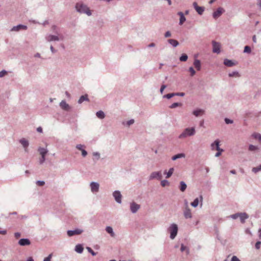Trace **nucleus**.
Instances as JSON below:
<instances>
[{
  "instance_id": "obj_1",
  "label": "nucleus",
  "mask_w": 261,
  "mask_h": 261,
  "mask_svg": "<svg viewBox=\"0 0 261 261\" xmlns=\"http://www.w3.org/2000/svg\"><path fill=\"white\" fill-rule=\"evenodd\" d=\"M76 9L80 13H86L88 15H91V13L89 9L85 5L81 3H77L76 5Z\"/></svg>"
},
{
  "instance_id": "obj_2",
  "label": "nucleus",
  "mask_w": 261,
  "mask_h": 261,
  "mask_svg": "<svg viewBox=\"0 0 261 261\" xmlns=\"http://www.w3.org/2000/svg\"><path fill=\"white\" fill-rule=\"evenodd\" d=\"M195 133V130L194 127L187 128L179 136V138H184L188 136H191L194 135Z\"/></svg>"
},
{
  "instance_id": "obj_3",
  "label": "nucleus",
  "mask_w": 261,
  "mask_h": 261,
  "mask_svg": "<svg viewBox=\"0 0 261 261\" xmlns=\"http://www.w3.org/2000/svg\"><path fill=\"white\" fill-rule=\"evenodd\" d=\"M178 230L177 225L175 224H172L169 228L170 233V238L173 239L176 237Z\"/></svg>"
},
{
  "instance_id": "obj_4",
  "label": "nucleus",
  "mask_w": 261,
  "mask_h": 261,
  "mask_svg": "<svg viewBox=\"0 0 261 261\" xmlns=\"http://www.w3.org/2000/svg\"><path fill=\"white\" fill-rule=\"evenodd\" d=\"M38 152L41 155V158L39 160L40 164H42L45 160V156L47 154L48 151L46 148L39 147L38 149Z\"/></svg>"
},
{
  "instance_id": "obj_5",
  "label": "nucleus",
  "mask_w": 261,
  "mask_h": 261,
  "mask_svg": "<svg viewBox=\"0 0 261 261\" xmlns=\"http://www.w3.org/2000/svg\"><path fill=\"white\" fill-rule=\"evenodd\" d=\"M184 215L185 218L189 219L192 217V214L191 210L188 207V202L186 201L185 209L184 211Z\"/></svg>"
},
{
  "instance_id": "obj_6",
  "label": "nucleus",
  "mask_w": 261,
  "mask_h": 261,
  "mask_svg": "<svg viewBox=\"0 0 261 261\" xmlns=\"http://www.w3.org/2000/svg\"><path fill=\"white\" fill-rule=\"evenodd\" d=\"M225 12L224 9L222 7H219L213 13V16L215 19L220 17Z\"/></svg>"
},
{
  "instance_id": "obj_7",
  "label": "nucleus",
  "mask_w": 261,
  "mask_h": 261,
  "mask_svg": "<svg viewBox=\"0 0 261 261\" xmlns=\"http://www.w3.org/2000/svg\"><path fill=\"white\" fill-rule=\"evenodd\" d=\"M213 51L215 53L219 54L220 52V43L213 41Z\"/></svg>"
},
{
  "instance_id": "obj_8",
  "label": "nucleus",
  "mask_w": 261,
  "mask_h": 261,
  "mask_svg": "<svg viewBox=\"0 0 261 261\" xmlns=\"http://www.w3.org/2000/svg\"><path fill=\"white\" fill-rule=\"evenodd\" d=\"M83 230L80 229H76L74 230H68L67 231V234L69 237H71L74 235L80 234L82 233Z\"/></svg>"
},
{
  "instance_id": "obj_9",
  "label": "nucleus",
  "mask_w": 261,
  "mask_h": 261,
  "mask_svg": "<svg viewBox=\"0 0 261 261\" xmlns=\"http://www.w3.org/2000/svg\"><path fill=\"white\" fill-rule=\"evenodd\" d=\"M162 178V173L161 172H153L150 175V179L156 178L161 179Z\"/></svg>"
},
{
  "instance_id": "obj_10",
  "label": "nucleus",
  "mask_w": 261,
  "mask_h": 261,
  "mask_svg": "<svg viewBox=\"0 0 261 261\" xmlns=\"http://www.w3.org/2000/svg\"><path fill=\"white\" fill-rule=\"evenodd\" d=\"M19 143L22 145L23 147L24 148L25 151H28V147L29 146V141L25 138L21 139L19 140Z\"/></svg>"
},
{
  "instance_id": "obj_11",
  "label": "nucleus",
  "mask_w": 261,
  "mask_h": 261,
  "mask_svg": "<svg viewBox=\"0 0 261 261\" xmlns=\"http://www.w3.org/2000/svg\"><path fill=\"white\" fill-rule=\"evenodd\" d=\"M113 196L115 197V200L118 202L120 203L121 202V195L120 192L118 191H116L113 193Z\"/></svg>"
},
{
  "instance_id": "obj_12",
  "label": "nucleus",
  "mask_w": 261,
  "mask_h": 261,
  "mask_svg": "<svg viewBox=\"0 0 261 261\" xmlns=\"http://www.w3.org/2000/svg\"><path fill=\"white\" fill-rule=\"evenodd\" d=\"M140 205L135 202H132L130 204V210L132 213H135L140 208Z\"/></svg>"
},
{
  "instance_id": "obj_13",
  "label": "nucleus",
  "mask_w": 261,
  "mask_h": 261,
  "mask_svg": "<svg viewBox=\"0 0 261 261\" xmlns=\"http://www.w3.org/2000/svg\"><path fill=\"white\" fill-rule=\"evenodd\" d=\"M60 39H62L61 38V36L59 37L57 36L50 35L46 37V39L49 42L53 41H58Z\"/></svg>"
},
{
  "instance_id": "obj_14",
  "label": "nucleus",
  "mask_w": 261,
  "mask_h": 261,
  "mask_svg": "<svg viewBox=\"0 0 261 261\" xmlns=\"http://www.w3.org/2000/svg\"><path fill=\"white\" fill-rule=\"evenodd\" d=\"M193 5L194 8L199 14L201 15L203 13L204 11V8L203 7H199L196 2H194Z\"/></svg>"
},
{
  "instance_id": "obj_15",
  "label": "nucleus",
  "mask_w": 261,
  "mask_h": 261,
  "mask_svg": "<svg viewBox=\"0 0 261 261\" xmlns=\"http://www.w3.org/2000/svg\"><path fill=\"white\" fill-rule=\"evenodd\" d=\"M90 186H91V191L92 192H97L98 191V189H99V184H97L96 182H92L91 183Z\"/></svg>"
},
{
  "instance_id": "obj_16",
  "label": "nucleus",
  "mask_w": 261,
  "mask_h": 261,
  "mask_svg": "<svg viewBox=\"0 0 261 261\" xmlns=\"http://www.w3.org/2000/svg\"><path fill=\"white\" fill-rule=\"evenodd\" d=\"M18 243L21 246H27L30 245L31 242L28 239H21L19 241Z\"/></svg>"
},
{
  "instance_id": "obj_17",
  "label": "nucleus",
  "mask_w": 261,
  "mask_h": 261,
  "mask_svg": "<svg viewBox=\"0 0 261 261\" xmlns=\"http://www.w3.org/2000/svg\"><path fill=\"white\" fill-rule=\"evenodd\" d=\"M220 141L218 140H216L213 143L211 144V148L213 150L220 149L219 147Z\"/></svg>"
},
{
  "instance_id": "obj_18",
  "label": "nucleus",
  "mask_w": 261,
  "mask_h": 261,
  "mask_svg": "<svg viewBox=\"0 0 261 261\" xmlns=\"http://www.w3.org/2000/svg\"><path fill=\"white\" fill-rule=\"evenodd\" d=\"M239 217H240L242 223H244L245 220L248 218V215L246 213H239Z\"/></svg>"
},
{
  "instance_id": "obj_19",
  "label": "nucleus",
  "mask_w": 261,
  "mask_h": 261,
  "mask_svg": "<svg viewBox=\"0 0 261 261\" xmlns=\"http://www.w3.org/2000/svg\"><path fill=\"white\" fill-rule=\"evenodd\" d=\"M177 14L180 16L179 23L180 25H182L186 20V17L184 16L183 13L181 12H178Z\"/></svg>"
},
{
  "instance_id": "obj_20",
  "label": "nucleus",
  "mask_w": 261,
  "mask_h": 261,
  "mask_svg": "<svg viewBox=\"0 0 261 261\" xmlns=\"http://www.w3.org/2000/svg\"><path fill=\"white\" fill-rule=\"evenodd\" d=\"M60 106L63 110H67L69 109V105L64 100L60 102Z\"/></svg>"
},
{
  "instance_id": "obj_21",
  "label": "nucleus",
  "mask_w": 261,
  "mask_h": 261,
  "mask_svg": "<svg viewBox=\"0 0 261 261\" xmlns=\"http://www.w3.org/2000/svg\"><path fill=\"white\" fill-rule=\"evenodd\" d=\"M194 65L197 70H200L201 69V63L200 61L198 60H195L194 62Z\"/></svg>"
},
{
  "instance_id": "obj_22",
  "label": "nucleus",
  "mask_w": 261,
  "mask_h": 261,
  "mask_svg": "<svg viewBox=\"0 0 261 261\" xmlns=\"http://www.w3.org/2000/svg\"><path fill=\"white\" fill-rule=\"evenodd\" d=\"M204 113V111L201 109L197 110L195 111H194L193 112V114L195 116H198L199 115H202Z\"/></svg>"
},
{
  "instance_id": "obj_23",
  "label": "nucleus",
  "mask_w": 261,
  "mask_h": 261,
  "mask_svg": "<svg viewBox=\"0 0 261 261\" xmlns=\"http://www.w3.org/2000/svg\"><path fill=\"white\" fill-rule=\"evenodd\" d=\"M168 41L170 44H171L174 47H176L179 44L178 42L174 39H169Z\"/></svg>"
},
{
  "instance_id": "obj_24",
  "label": "nucleus",
  "mask_w": 261,
  "mask_h": 261,
  "mask_svg": "<svg viewBox=\"0 0 261 261\" xmlns=\"http://www.w3.org/2000/svg\"><path fill=\"white\" fill-rule=\"evenodd\" d=\"M224 64L225 65L228 67H231L234 65V64L232 62L231 60H229L228 59H225L224 60Z\"/></svg>"
},
{
  "instance_id": "obj_25",
  "label": "nucleus",
  "mask_w": 261,
  "mask_h": 261,
  "mask_svg": "<svg viewBox=\"0 0 261 261\" xmlns=\"http://www.w3.org/2000/svg\"><path fill=\"white\" fill-rule=\"evenodd\" d=\"M83 249H84V248H83L82 245L81 244H78V245H76V246H75V250L78 253H82V252L83 251Z\"/></svg>"
},
{
  "instance_id": "obj_26",
  "label": "nucleus",
  "mask_w": 261,
  "mask_h": 261,
  "mask_svg": "<svg viewBox=\"0 0 261 261\" xmlns=\"http://www.w3.org/2000/svg\"><path fill=\"white\" fill-rule=\"evenodd\" d=\"M185 154L184 153H179L176 154L172 157V160L175 161L179 158H185Z\"/></svg>"
},
{
  "instance_id": "obj_27",
  "label": "nucleus",
  "mask_w": 261,
  "mask_h": 261,
  "mask_svg": "<svg viewBox=\"0 0 261 261\" xmlns=\"http://www.w3.org/2000/svg\"><path fill=\"white\" fill-rule=\"evenodd\" d=\"M252 136L255 139H257L259 140V142L261 143V135L258 134V133H253L252 135Z\"/></svg>"
},
{
  "instance_id": "obj_28",
  "label": "nucleus",
  "mask_w": 261,
  "mask_h": 261,
  "mask_svg": "<svg viewBox=\"0 0 261 261\" xmlns=\"http://www.w3.org/2000/svg\"><path fill=\"white\" fill-rule=\"evenodd\" d=\"M106 231L108 233H110L112 237L115 236V234L113 232V229L110 226H108L106 228Z\"/></svg>"
},
{
  "instance_id": "obj_29",
  "label": "nucleus",
  "mask_w": 261,
  "mask_h": 261,
  "mask_svg": "<svg viewBox=\"0 0 261 261\" xmlns=\"http://www.w3.org/2000/svg\"><path fill=\"white\" fill-rule=\"evenodd\" d=\"M84 100H88V95H82L79 100V103H82Z\"/></svg>"
},
{
  "instance_id": "obj_30",
  "label": "nucleus",
  "mask_w": 261,
  "mask_h": 261,
  "mask_svg": "<svg viewBox=\"0 0 261 261\" xmlns=\"http://www.w3.org/2000/svg\"><path fill=\"white\" fill-rule=\"evenodd\" d=\"M96 116L100 119H103L105 118V115L102 111H99L96 113Z\"/></svg>"
},
{
  "instance_id": "obj_31",
  "label": "nucleus",
  "mask_w": 261,
  "mask_h": 261,
  "mask_svg": "<svg viewBox=\"0 0 261 261\" xmlns=\"http://www.w3.org/2000/svg\"><path fill=\"white\" fill-rule=\"evenodd\" d=\"M180 190L181 191L184 192L187 188V185L184 181H181L180 182Z\"/></svg>"
},
{
  "instance_id": "obj_32",
  "label": "nucleus",
  "mask_w": 261,
  "mask_h": 261,
  "mask_svg": "<svg viewBox=\"0 0 261 261\" xmlns=\"http://www.w3.org/2000/svg\"><path fill=\"white\" fill-rule=\"evenodd\" d=\"M173 171H174L173 168H170L167 173H166V172L165 171L164 172V173L167 174L166 178H169L173 174Z\"/></svg>"
},
{
  "instance_id": "obj_33",
  "label": "nucleus",
  "mask_w": 261,
  "mask_h": 261,
  "mask_svg": "<svg viewBox=\"0 0 261 261\" xmlns=\"http://www.w3.org/2000/svg\"><path fill=\"white\" fill-rule=\"evenodd\" d=\"M199 203V199L198 198H196L193 202H192L191 204L192 206L196 207L198 206Z\"/></svg>"
},
{
  "instance_id": "obj_34",
  "label": "nucleus",
  "mask_w": 261,
  "mask_h": 261,
  "mask_svg": "<svg viewBox=\"0 0 261 261\" xmlns=\"http://www.w3.org/2000/svg\"><path fill=\"white\" fill-rule=\"evenodd\" d=\"M188 59V56L186 54H182L181 56L180 57V61L182 62H185Z\"/></svg>"
},
{
  "instance_id": "obj_35",
  "label": "nucleus",
  "mask_w": 261,
  "mask_h": 261,
  "mask_svg": "<svg viewBox=\"0 0 261 261\" xmlns=\"http://www.w3.org/2000/svg\"><path fill=\"white\" fill-rule=\"evenodd\" d=\"M181 106H182V104L181 103L175 102V103H173V104H172L170 106V108L173 109V108H176L177 107H180Z\"/></svg>"
},
{
  "instance_id": "obj_36",
  "label": "nucleus",
  "mask_w": 261,
  "mask_h": 261,
  "mask_svg": "<svg viewBox=\"0 0 261 261\" xmlns=\"http://www.w3.org/2000/svg\"><path fill=\"white\" fill-rule=\"evenodd\" d=\"M258 147L253 145H250L249 146V150L250 151H255L258 149Z\"/></svg>"
},
{
  "instance_id": "obj_37",
  "label": "nucleus",
  "mask_w": 261,
  "mask_h": 261,
  "mask_svg": "<svg viewBox=\"0 0 261 261\" xmlns=\"http://www.w3.org/2000/svg\"><path fill=\"white\" fill-rule=\"evenodd\" d=\"M252 170L254 173H257L258 171H260L261 170V165L258 167L253 168Z\"/></svg>"
},
{
  "instance_id": "obj_38",
  "label": "nucleus",
  "mask_w": 261,
  "mask_h": 261,
  "mask_svg": "<svg viewBox=\"0 0 261 261\" xmlns=\"http://www.w3.org/2000/svg\"><path fill=\"white\" fill-rule=\"evenodd\" d=\"M27 29V27L25 25H17V31L20 30H26Z\"/></svg>"
},
{
  "instance_id": "obj_39",
  "label": "nucleus",
  "mask_w": 261,
  "mask_h": 261,
  "mask_svg": "<svg viewBox=\"0 0 261 261\" xmlns=\"http://www.w3.org/2000/svg\"><path fill=\"white\" fill-rule=\"evenodd\" d=\"M86 249L93 256L96 255V253L94 252L90 247H86Z\"/></svg>"
},
{
  "instance_id": "obj_40",
  "label": "nucleus",
  "mask_w": 261,
  "mask_h": 261,
  "mask_svg": "<svg viewBox=\"0 0 261 261\" xmlns=\"http://www.w3.org/2000/svg\"><path fill=\"white\" fill-rule=\"evenodd\" d=\"M161 185L162 187H164L166 186H168L169 183V182L166 180H163L161 181Z\"/></svg>"
},
{
  "instance_id": "obj_41",
  "label": "nucleus",
  "mask_w": 261,
  "mask_h": 261,
  "mask_svg": "<svg viewBox=\"0 0 261 261\" xmlns=\"http://www.w3.org/2000/svg\"><path fill=\"white\" fill-rule=\"evenodd\" d=\"M229 76L230 77L239 76V74L238 72H232L231 73H229Z\"/></svg>"
},
{
  "instance_id": "obj_42",
  "label": "nucleus",
  "mask_w": 261,
  "mask_h": 261,
  "mask_svg": "<svg viewBox=\"0 0 261 261\" xmlns=\"http://www.w3.org/2000/svg\"><path fill=\"white\" fill-rule=\"evenodd\" d=\"M189 72H190V74L192 76L195 75V71L194 70V68L192 67L189 68Z\"/></svg>"
},
{
  "instance_id": "obj_43",
  "label": "nucleus",
  "mask_w": 261,
  "mask_h": 261,
  "mask_svg": "<svg viewBox=\"0 0 261 261\" xmlns=\"http://www.w3.org/2000/svg\"><path fill=\"white\" fill-rule=\"evenodd\" d=\"M216 150L218 151V152L215 154V156L217 157L219 156L221 154L222 152L223 151V149H221L220 148V149H217Z\"/></svg>"
},
{
  "instance_id": "obj_44",
  "label": "nucleus",
  "mask_w": 261,
  "mask_h": 261,
  "mask_svg": "<svg viewBox=\"0 0 261 261\" xmlns=\"http://www.w3.org/2000/svg\"><path fill=\"white\" fill-rule=\"evenodd\" d=\"M244 51L245 53H250V52H251L250 47L249 46H245V48H244Z\"/></svg>"
},
{
  "instance_id": "obj_45",
  "label": "nucleus",
  "mask_w": 261,
  "mask_h": 261,
  "mask_svg": "<svg viewBox=\"0 0 261 261\" xmlns=\"http://www.w3.org/2000/svg\"><path fill=\"white\" fill-rule=\"evenodd\" d=\"M174 95H175V93H169V94H166L164 96L168 99H170Z\"/></svg>"
},
{
  "instance_id": "obj_46",
  "label": "nucleus",
  "mask_w": 261,
  "mask_h": 261,
  "mask_svg": "<svg viewBox=\"0 0 261 261\" xmlns=\"http://www.w3.org/2000/svg\"><path fill=\"white\" fill-rule=\"evenodd\" d=\"M7 73V71L5 70H3L0 71V77H2L5 76V75Z\"/></svg>"
},
{
  "instance_id": "obj_47",
  "label": "nucleus",
  "mask_w": 261,
  "mask_h": 261,
  "mask_svg": "<svg viewBox=\"0 0 261 261\" xmlns=\"http://www.w3.org/2000/svg\"><path fill=\"white\" fill-rule=\"evenodd\" d=\"M52 257V254H50L47 257L44 259L43 261H50Z\"/></svg>"
},
{
  "instance_id": "obj_48",
  "label": "nucleus",
  "mask_w": 261,
  "mask_h": 261,
  "mask_svg": "<svg viewBox=\"0 0 261 261\" xmlns=\"http://www.w3.org/2000/svg\"><path fill=\"white\" fill-rule=\"evenodd\" d=\"M36 184L39 186H43L45 184V182L43 181H37Z\"/></svg>"
},
{
  "instance_id": "obj_49",
  "label": "nucleus",
  "mask_w": 261,
  "mask_h": 261,
  "mask_svg": "<svg viewBox=\"0 0 261 261\" xmlns=\"http://www.w3.org/2000/svg\"><path fill=\"white\" fill-rule=\"evenodd\" d=\"M230 217L232 218L233 219H237V218L239 217V213H237V214L232 215L230 216Z\"/></svg>"
},
{
  "instance_id": "obj_50",
  "label": "nucleus",
  "mask_w": 261,
  "mask_h": 261,
  "mask_svg": "<svg viewBox=\"0 0 261 261\" xmlns=\"http://www.w3.org/2000/svg\"><path fill=\"white\" fill-rule=\"evenodd\" d=\"M260 244H261V242H257L255 244V248L257 249H259L260 248Z\"/></svg>"
},
{
  "instance_id": "obj_51",
  "label": "nucleus",
  "mask_w": 261,
  "mask_h": 261,
  "mask_svg": "<svg viewBox=\"0 0 261 261\" xmlns=\"http://www.w3.org/2000/svg\"><path fill=\"white\" fill-rule=\"evenodd\" d=\"M231 261H240V260L236 256H233Z\"/></svg>"
},
{
  "instance_id": "obj_52",
  "label": "nucleus",
  "mask_w": 261,
  "mask_h": 261,
  "mask_svg": "<svg viewBox=\"0 0 261 261\" xmlns=\"http://www.w3.org/2000/svg\"><path fill=\"white\" fill-rule=\"evenodd\" d=\"M81 151H82V155L83 156H84V157L86 156L87 155V151L85 150H84V149H83Z\"/></svg>"
},
{
  "instance_id": "obj_53",
  "label": "nucleus",
  "mask_w": 261,
  "mask_h": 261,
  "mask_svg": "<svg viewBox=\"0 0 261 261\" xmlns=\"http://www.w3.org/2000/svg\"><path fill=\"white\" fill-rule=\"evenodd\" d=\"M134 123V120L131 119L130 120H129L128 121H127V124L129 126L131 124H133Z\"/></svg>"
},
{
  "instance_id": "obj_54",
  "label": "nucleus",
  "mask_w": 261,
  "mask_h": 261,
  "mask_svg": "<svg viewBox=\"0 0 261 261\" xmlns=\"http://www.w3.org/2000/svg\"><path fill=\"white\" fill-rule=\"evenodd\" d=\"M225 121L226 122V123L227 124H229V123H232V121L228 119V118H225Z\"/></svg>"
},
{
  "instance_id": "obj_55",
  "label": "nucleus",
  "mask_w": 261,
  "mask_h": 261,
  "mask_svg": "<svg viewBox=\"0 0 261 261\" xmlns=\"http://www.w3.org/2000/svg\"><path fill=\"white\" fill-rule=\"evenodd\" d=\"M166 86L164 85H163L161 86V89H160V91H161V93H163V91L166 88Z\"/></svg>"
},
{
  "instance_id": "obj_56",
  "label": "nucleus",
  "mask_w": 261,
  "mask_h": 261,
  "mask_svg": "<svg viewBox=\"0 0 261 261\" xmlns=\"http://www.w3.org/2000/svg\"><path fill=\"white\" fill-rule=\"evenodd\" d=\"M187 250V247L186 246H185L184 245H181V248H180V250L183 252L184 251Z\"/></svg>"
},
{
  "instance_id": "obj_57",
  "label": "nucleus",
  "mask_w": 261,
  "mask_h": 261,
  "mask_svg": "<svg viewBox=\"0 0 261 261\" xmlns=\"http://www.w3.org/2000/svg\"><path fill=\"white\" fill-rule=\"evenodd\" d=\"M170 36H171V33H170V32L167 31V32L165 33V37L167 38V37H170Z\"/></svg>"
},
{
  "instance_id": "obj_58",
  "label": "nucleus",
  "mask_w": 261,
  "mask_h": 261,
  "mask_svg": "<svg viewBox=\"0 0 261 261\" xmlns=\"http://www.w3.org/2000/svg\"><path fill=\"white\" fill-rule=\"evenodd\" d=\"M82 147H83V145H81V144H79L76 146V148H77L78 149L80 150H83L82 149Z\"/></svg>"
},
{
  "instance_id": "obj_59",
  "label": "nucleus",
  "mask_w": 261,
  "mask_h": 261,
  "mask_svg": "<svg viewBox=\"0 0 261 261\" xmlns=\"http://www.w3.org/2000/svg\"><path fill=\"white\" fill-rule=\"evenodd\" d=\"M37 130L39 133L42 132V128L41 127H39L37 128Z\"/></svg>"
},
{
  "instance_id": "obj_60",
  "label": "nucleus",
  "mask_w": 261,
  "mask_h": 261,
  "mask_svg": "<svg viewBox=\"0 0 261 261\" xmlns=\"http://www.w3.org/2000/svg\"><path fill=\"white\" fill-rule=\"evenodd\" d=\"M6 233V230H0V234H5Z\"/></svg>"
},
{
  "instance_id": "obj_61",
  "label": "nucleus",
  "mask_w": 261,
  "mask_h": 261,
  "mask_svg": "<svg viewBox=\"0 0 261 261\" xmlns=\"http://www.w3.org/2000/svg\"><path fill=\"white\" fill-rule=\"evenodd\" d=\"M11 31H16V26H14L11 30Z\"/></svg>"
},
{
  "instance_id": "obj_62",
  "label": "nucleus",
  "mask_w": 261,
  "mask_h": 261,
  "mask_svg": "<svg viewBox=\"0 0 261 261\" xmlns=\"http://www.w3.org/2000/svg\"><path fill=\"white\" fill-rule=\"evenodd\" d=\"M252 40H253L254 42H256V36L255 35H254L253 36Z\"/></svg>"
},
{
  "instance_id": "obj_63",
  "label": "nucleus",
  "mask_w": 261,
  "mask_h": 261,
  "mask_svg": "<svg viewBox=\"0 0 261 261\" xmlns=\"http://www.w3.org/2000/svg\"><path fill=\"white\" fill-rule=\"evenodd\" d=\"M257 5L261 8V0H257Z\"/></svg>"
},
{
  "instance_id": "obj_64",
  "label": "nucleus",
  "mask_w": 261,
  "mask_h": 261,
  "mask_svg": "<svg viewBox=\"0 0 261 261\" xmlns=\"http://www.w3.org/2000/svg\"><path fill=\"white\" fill-rule=\"evenodd\" d=\"M27 261H34V260L32 257H30L28 258Z\"/></svg>"
}]
</instances>
